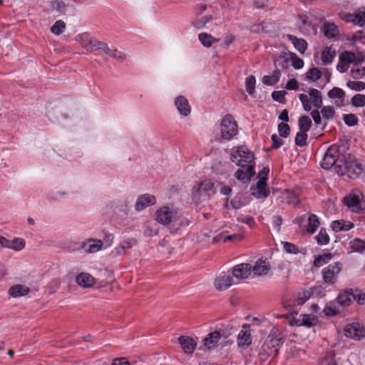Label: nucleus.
Returning <instances> with one entry per match:
<instances>
[{
  "label": "nucleus",
  "mask_w": 365,
  "mask_h": 365,
  "mask_svg": "<svg viewBox=\"0 0 365 365\" xmlns=\"http://www.w3.org/2000/svg\"><path fill=\"white\" fill-rule=\"evenodd\" d=\"M215 192V183L210 180L197 182L192 189V199L195 203L207 199Z\"/></svg>",
  "instance_id": "f257e3e1"
},
{
  "label": "nucleus",
  "mask_w": 365,
  "mask_h": 365,
  "mask_svg": "<svg viewBox=\"0 0 365 365\" xmlns=\"http://www.w3.org/2000/svg\"><path fill=\"white\" fill-rule=\"evenodd\" d=\"M231 160L237 165L245 168L250 164L255 165L254 153L245 146H240L232 150Z\"/></svg>",
  "instance_id": "f03ea898"
},
{
  "label": "nucleus",
  "mask_w": 365,
  "mask_h": 365,
  "mask_svg": "<svg viewBox=\"0 0 365 365\" xmlns=\"http://www.w3.org/2000/svg\"><path fill=\"white\" fill-rule=\"evenodd\" d=\"M343 265L340 262H336L324 267L322 271V278L327 285H334L338 280L339 273L342 269Z\"/></svg>",
  "instance_id": "7ed1b4c3"
},
{
  "label": "nucleus",
  "mask_w": 365,
  "mask_h": 365,
  "mask_svg": "<svg viewBox=\"0 0 365 365\" xmlns=\"http://www.w3.org/2000/svg\"><path fill=\"white\" fill-rule=\"evenodd\" d=\"M220 131L222 137L227 140L237 134V124L231 115L227 114L222 118Z\"/></svg>",
  "instance_id": "20e7f679"
},
{
  "label": "nucleus",
  "mask_w": 365,
  "mask_h": 365,
  "mask_svg": "<svg viewBox=\"0 0 365 365\" xmlns=\"http://www.w3.org/2000/svg\"><path fill=\"white\" fill-rule=\"evenodd\" d=\"M76 38V41H78L88 51L92 52L100 50V44L102 41H100L95 37L91 36L88 33L85 32L80 34Z\"/></svg>",
  "instance_id": "39448f33"
},
{
  "label": "nucleus",
  "mask_w": 365,
  "mask_h": 365,
  "mask_svg": "<svg viewBox=\"0 0 365 365\" xmlns=\"http://www.w3.org/2000/svg\"><path fill=\"white\" fill-rule=\"evenodd\" d=\"M341 147L337 145H331L325 153L323 160L321 162V166L324 169L329 170L336 164L338 154H340Z\"/></svg>",
  "instance_id": "423d86ee"
},
{
  "label": "nucleus",
  "mask_w": 365,
  "mask_h": 365,
  "mask_svg": "<svg viewBox=\"0 0 365 365\" xmlns=\"http://www.w3.org/2000/svg\"><path fill=\"white\" fill-rule=\"evenodd\" d=\"M177 219V212L167 206L158 209L155 214V220L157 222L165 225L175 222Z\"/></svg>",
  "instance_id": "0eeeda50"
},
{
  "label": "nucleus",
  "mask_w": 365,
  "mask_h": 365,
  "mask_svg": "<svg viewBox=\"0 0 365 365\" xmlns=\"http://www.w3.org/2000/svg\"><path fill=\"white\" fill-rule=\"evenodd\" d=\"M306 221H307V231L310 234L314 233L320 225L319 217L314 214H309L307 217L306 215H303L297 217L294 220V222L299 227Z\"/></svg>",
  "instance_id": "6e6552de"
},
{
  "label": "nucleus",
  "mask_w": 365,
  "mask_h": 365,
  "mask_svg": "<svg viewBox=\"0 0 365 365\" xmlns=\"http://www.w3.org/2000/svg\"><path fill=\"white\" fill-rule=\"evenodd\" d=\"M344 334L346 337L359 340L365 335V329L359 323L347 324L344 328Z\"/></svg>",
  "instance_id": "1a4fd4ad"
},
{
  "label": "nucleus",
  "mask_w": 365,
  "mask_h": 365,
  "mask_svg": "<svg viewBox=\"0 0 365 365\" xmlns=\"http://www.w3.org/2000/svg\"><path fill=\"white\" fill-rule=\"evenodd\" d=\"M252 195L257 198H265L269 195L267 187V178L263 177L257 182L256 186L252 188Z\"/></svg>",
  "instance_id": "9d476101"
},
{
  "label": "nucleus",
  "mask_w": 365,
  "mask_h": 365,
  "mask_svg": "<svg viewBox=\"0 0 365 365\" xmlns=\"http://www.w3.org/2000/svg\"><path fill=\"white\" fill-rule=\"evenodd\" d=\"M265 341L279 351V347L284 342V339L279 330L274 327L270 331Z\"/></svg>",
  "instance_id": "9b49d317"
},
{
  "label": "nucleus",
  "mask_w": 365,
  "mask_h": 365,
  "mask_svg": "<svg viewBox=\"0 0 365 365\" xmlns=\"http://www.w3.org/2000/svg\"><path fill=\"white\" fill-rule=\"evenodd\" d=\"M252 273V265L242 263L234 267L232 274L237 279H247Z\"/></svg>",
  "instance_id": "f8f14e48"
},
{
  "label": "nucleus",
  "mask_w": 365,
  "mask_h": 365,
  "mask_svg": "<svg viewBox=\"0 0 365 365\" xmlns=\"http://www.w3.org/2000/svg\"><path fill=\"white\" fill-rule=\"evenodd\" d=\"M1 247L19 251L25 247V241L21 238H15L13 240H9L0 236V247Z\"/></svg>",
  "instance_id": "ddd939ff"
},
{
  "label": "nucleus",
  "mask_w": 365,
  "mask_h": 365,
  "mask_svg": "<svg viewBox=\"0 0 365 365\" xmlns=\"http://www.w3.org/2000/svg\"><path fill=\"white\" fill-rule=\"evenodd\" d=\"M155 202V196L150 194H144L138 197L135 208L137 211H141L148 206L154 205Z\"/></svg>",
  "instance_id": "4468645a"
},
{
  "label": "nucleus",
  "mask_w": 365,
  "mask_h": 365,
  "mask_svg": "<svg viewBox=\"0 0 365 365\" xmlns=\"http://www.w3.org/2000/svg\"><path fill=\"white\" fill-rule=\"evenodd\" d=\"M233 284L232 277L230 274H220L215 280V287L219 290H225Z\"/></svg>",
  "instance_id": "2eb2a0df"
},
{
  "label": "nucleus",
  "mask_w": 365,
  "mask_h": 365,
  "mask_svg": "<svg viewBox=\"0 0 365 365\" xmlns=\"http://www.w3.org/2000/svg\"><path fill=\"white\" fill-rule=\"evenodd\" d=\"M76 283L83 287L89 288L91 287L95 283V278L87 272H81L76 277Z\"/></svg>",
  "instance_id": "dca6fc26"
},
{
  "label": "nucleus",
  "mask_w": 365,
  "mask_h": 365,
  "mask_svg": "<svg viewBox=\"0 0 365 365\" xmlns=\"http://www.w3.org/2000/svg\"><path fill=\"white\" fill-rule=\"evenodd\" d=\"M351 166V163L350 160H346L345 156H343V158H340L339 154H338V158H336L334 168L336 170V172L339 175H343L348 173L349 171Z\"/></svg>",
  "instance_id": "f3484780"
},
{
  "label": "nucleus",
  "mask_w": 365,
  "mask_h": 365,
  "mask_svg": "<svg viewBox=\"0 0 365 365\" xmlns=\"http://www.w3.org/2000/svg\"><path fill=\"white\" fill-rule=\"evenodd\" d=\"M175 105L182 115L187 116L191 112V107L188 101L182 96H178L175 101Z\"/></svg>",
  "instance_id": "a211bd4d"
},
{
  "label": "nucleus",
  "mask_w": 365,
  "mask_h": 365,
  "mask_svg": "<svg viewBox=\"0 0 365 365\" xmlns=\"http://www.w3.org/2000/svg\"><path fill=\"white\" fill-rule=\"evenodd\" d=\"M103 247V241L96 239H89L87 242H83L82 245V249L88 253H95Z\"/></svg>",
  "instance_id": "6ab92c4d"
},
{
  "label": "nucleus",
  "mask_w": 365,
  "mask_h": 365,
  "mask_svg": "<svg viewBox=\"0 0 365 365\" xmlns=\"http://www.w3.org/2000/svg\"><path fill=\"white\" fill-rule=\"evenodd\" d=\"M245 170L239 169L235 173V177L240 181H244L245 179L250 180L252 177L255 175L254 164H250L245 166Z\"/></svg>",
  "instance_id": "aec40b11"
},
{
  "label": "nucleus",
  "mask_w": 365,
  "mask_h": 365,
  "mask_svg": "<svg viewBox=\"0 0 365 365\" xmlns=\"http://www.w3.org/2000/svg\"><path fill=\"white\" fill-rule=\"evenodd\" d=\"M222 336V334L219 331L210 332L205 338H204V345L208 349L214 348L217 345Z\"/></svg>",
  "instance_id": "412c9836"
},
{
  "label": "nucleus",
  "mask_w": 365,
  "mask_h": 365,
  "mask_svg": "<svg viewBox=\"0 0 365 365\" xmlns=\"http://www.w3.org/2000/svg\"><path fill=\"white\" fill-rule=\"evenodd\" d=\"M179 342L181 348L187 354H191L196 348V343L191 337L186 336H181L179 337Z\"/></svg>",
  "instance_id": "4be33fe9"
},
{
  "label": "nucleus",
  "mask_w": 365,
  "mask_h": 365,
  "mask_svg": "<svg viewBox=\"0 0 365 365\" xmlns=\"http://www.w3.org/2000/svg\"><path fill=\"white\" fill-rule=\"evenodd\" d=\"M278 354V351L272 346L264 342L259 350V357L262 360H266L268 357H275Z\"/></svg>",
  "instance_id": "5701e85b"
},
{
  "label": "nucleus",
  "mask_w": 365,
  "mask_h": 365,
  "mask_svg": "<svg viewBox=\"0 0 365 365\" xmlns=\"http://www.w3.org/2000/svg\"><path fill=\"white\" fill-rule=\"evenodd\" d=\"M269 270V264L266 260H263L259 259L257 260L255 265L252 266V272H254L255 275L260 276L263 274H267Z\"/></svg>",
  "instance_id": "b1692460"
},
{
  "label": "nucleus",
  "mask_w": 365,
  "mask_h": 365,
  "mask_svg": "<svg viewBox=\"0 0 365 365\" xmlns=\"http://www.w3.org/2000/svg\"><path fill=\"white\" fill-rule=\"evenodd\" d=\"M353 300V290L346 289L339 293L336 298L337 303L341 307L349 306Z\"/></svg>",
  "instance_id": "393cba45"
},
{
  "label": "nucleus",
  "mask_w": 365,
  "mask_h": 365,
  "mask_svg": "<svg viewBox=\"0 0 365 365\" xmlns=\"http://www.w3.org/2000/svg\"><path fill=\"white\" fill-rule=\"evenodd\" d=\"M251 334L249 330L242 329L237 337V344L240 347L247 348L251 344Z\"/></svg>",
  "instance_id": "a878e982"
},
{
  "label": "nucleus",
  "mask_w": 365,
  "mask_h": 365,
  "mask_svg": "<svg viewBox=\"0 0 365 365\" xmlns=\"http://www.w3.org/2000/svg\"><path fill=\"white\" fill-rule=\"evenodd\" d=\"M309 96L310 97V102L314 107L320 108L323 106L322 97L321 92L316 88H310L309 91Z\"/></svg>",
  "instance_id": "bb28decb"
},
{
  "label": "nucleus",
  "mask_w": 365,
  "mask_h": 365,
  "mask_svg": "<svg viewBox=\"0 0 365 365\" xmlns=\"http://www.w3.org/2000/svg\"><path fill=\"white\" fill-rule=\"evenodd\" d=\"M29 292V288L25 285L16 284L10 287L9 294L13 297H19L27 294Z\"/></svg>",
  "instance_id": "cd10ccee"
},
{
  "label": "nucleus",
  "mask_w": 365,
  "mask_h": 365,
  "mask_svg": "<svg viewBox=\"0 0 365 365\" xmlns=\"http://www.w3.org/2000/svg\"><path fill=\"white\" fill-rule=\"evenodd\" d=\"M287 38L294 44L295 48L300 52L304 53L307 48V43L305 40L299 38L292 34L287 35Z\"/></svg>",
  "instance_id": "c85d7f7f"
},
{
  "label": "nucleus",
  "mask_w": 365,
  "mask_h": 365,
  "mask_svg": "<svg viewBox=\"0 0 365 365\" xmlns=\"http://www.w3.org/2000/svg\"><path fill=\"white\" fill-rule=\"evenodd\" d=\"M331 227L334 232L348 231L354 227V225L351 222L346 223L344 220H335L331 222Z\"/></svg>",
  "instance_id": "c756f323"
},
{
  "label": "nucleus",
  "mask_w": 365,
  "mask_h": 365,
  "mask_svg": "<svg viewBox=\"0 0 365 365\" xmlns=\"http://www.w3.org/2000/svg\"><path fill=\"white\" fill-rule=\"evenodd\" d=\"M283 248L284 250L289 254H298L301 253L303 255H305L307 254V249L306 248H299L297 246H296L294 244L289 242H282Z\"/></svg>",
  "instance_id": "7c9ffc66"
},
{
  "label": "nucleus",
  "mask_w": 365,
  "mask_h": 365,
  "mask_svg": "<svg viewBox=\"0 0 365 365\" xmlns=\"http://www.w3.org/2000/svg\"><path fill=\"white\" fill-rule=\"evenodd\" d=\"M336 56V51L331 47H326L322 53V61L324 64H330Z\"/></svg>",
  "instance_id": "2f4dec72"
},
{
  "label": "nucleus",
  "mask_w": 365,
  "mask_h": 365,
  "mask_svg": "<svg viewBox=\"0 0 365 365\" xmlns=\"http://www.w3.org/2000/svg\"><path fill=\"white\" fill-rule=\"evenodd\" d=\"M52 11L57 14L58 16L66 14V5L61 0H54L51 3Z\"/></svg>",
  "instance_id": "473e14b6"
},
{
  "label": "nucleus",
  "mask_w": 365,
  "mask_h": 365,
  "mask_svg": "<svg viewBox=\"0 0 365 365\" xmlns=\"http://www.w3.org/2000/svg\"><path fill=\"white\" fill-rule=\"evenodd\" d=\"M299 325H303L307 327H311L316 324L317 319L315 317L307 314H301L298 319Z\"/></svg>",
  "instance_id": "72a5a7b5"
},
{
  "label": "nucleus",
  "mask_w": 365,
  "mask_h": 365,
  "mask_svg": "<svg viewBox=\"0 0 365 365\" xmlns=\"http://www.w3.org/2000/svg\"><path fill=\"white\" fill-rule=\"evenodd\" d=\"M332 258V255L330 252H327L323 255H320L315 257L314 260V266L315 267H319L327 263Z\"/></svg>",
  "instance_id": "f704fd0d"
},
{
  "label": "nucleus",
  "mask_w": 365,
  "mask_h": 365,
  "mask_svg": "<svg viewBox=\"0 0 365 365\" xmlns=\"http://www.w3.org/2000/svg\"><path fill=\"white\" fill-rule=\"evenodd\" d=\"M201 43L205 47H210L214 42H217L219 39H215L212 36L207 33H201L198 36Z\"/></svg>",
  "instance_id": "c9c22d12"
},
{
  "label": "nucleus",
  "mask_w": 365,
  "mask_h": 365,
  "mask_svg": "<svg viewBox=\"0 0 365 365\" xmlns=\"http://www.w3.org/2000/svg\"><path fill=\"white\" fill-rule=\"evenodd\" d=\"M312 120L307 115H302L299 118L298 125L301 131L308 132L312 127Z\"/></svg>",
  "instance_id": "e433bc0d"
},
{
  "label": "nucleus",
  "mask_w": 365,
  "mask_h": 365,
  "mask_svg": "<svg viewBox=\"0 0 365 365\" xmlns=\"http://www.w3.org/2000/svg\"><path fill=\"white\" fill-rule=\"evenodd\" d=\"M344 204L349 207H356L360 203V198L355 194H349L344 197Z\"/></svg>",
  "instance_id": "4c0bfd02"
},
{
  "label": "nucleus",
  "mask_w": 365,
  "mask_h": 365,
  "mask_svg": "<svg viewBox=\"0 0 365 365\" xmlns=\"http://www.w3.org/2000/svg\"><path fill=\"white\" fill-rule=\"evenodd\" d=\"M317 242L319 245H325L329 242V236L327 232L326 228L322 227L318 233V235L315 237Z\"/></svg>",
  "instance_id": "58836bf2"
},
{
  "label": "nucleus",
  "mask_w": 365,
  "mask_h": 365,
  "mask_svg": "<svg viewBox=\"0 0 365 365\" xmlns=\"http://www.w3.org/2000/svg\"><path fill=\"white\" fill-rule=\"evenodd\" d=\"M350 247L353 252H363L365 251V241L355 238L350 242Z\"/></svg>",
  "instance_id": "ea45409f"
},
{
  "label": "nucleus",
  "mask_w": 365,
  "mask_h": 365,
  "mask_svg": "<svg viewBox=\"0 0 365 365\" xmlns=\"http://www.w3.org/2000/svg\"><path fill=\"white\" fill-rule=\"evenodd\" d=\"M321 108L320 114L322 115L324 120H329L334 117L335 110L333 107L330 106H322Z\"/></svg>",
  "instance_id": "a19ab883"
},
{
  "label": "nucleus",
  "mask_w": 365,
  "mask_h": 365,
  "mask_svg": "<svg viewBox=\"0 0 365 365\" xmlns=\"http://www.w3.org/2000/svg\"><path fill=\"white\" fill-rule=\"evenodd\" d=\"M322 77V72L318 68H310L306 73V78L312 81H317Z\"/></svg>",
  "instance_id": "79ce46f5"
},
{
  "label": "nucleus",
  "mask_w": 365,
  "mask_h": 365,
  "mask_svg": "<svg viewBox=\"0 0 365 365\" xmlns=\"http://www.w3.org/2000/svg\"><path fill=\"white\" fill-rule=\"evenodd\" d=\"M212 20V16L211 15L205 16L201 19L195 20L192 22V26L197 29H200L205 27L206 24L210 23Z\"/></svg>",
  "instance_id": "37998d69"
},
{
  "label": "nucleus",
  "mask_w": 365,
  "mask_h": 365,
  "mask_svg": "<svg viewBox=\"0 0 365 365\" xmlns=\"http://www.w3.org/2000/svg\"><path fill=\"white\" fill-rule=\"evenodd\" d=\"M351 104L354 107H364L365 106V95L364 94H356L351 99Z\"/></svg>",
  "instance_id": "c03bdc74"
},
{
  "label": "nucleus",
  "mask_w": 365,
  "mask_h": 365,
  "mask_svg": "<svg viewBox=\"0 0 365 365\" xmlns=\"http://www.w3.org/2000/svg\"><path fill=\"white\" fill-rule=\"evenodd\" d=\"M66 29V24L62 20L56 21L54 24L51 27V31L56 34H61Z\"/></svg>",
  "instance_id": "a18cd8bd"
},
{
  "label": "nucleus",
  "mask_w": 365,
  "mask_h": 365,
  "mask_svg": "<svg viewBox=\"0 0 365 365\" xmlns=\"http://www.w3.org/2000/svg\"><path fill=\"white\" fill-rule=\"evenodd\" d=\"M321 365H338L335 354L333 351L327 353L321 362Z\"/></svg>",
  "instance_id": "49530a36"
},
{
  "label": "nucleus",
  "mask_w": 365,
  "mask_h": 365,
  "mask_svg": "<svg viewBox=\"0 0 365 365\" xmlns=\"http://www.w3.org/2000/svg\"><path fill=\"white\" fill-rule=\"evenodd\" d=\"M255 78L254 76L251 75L246 78L245 81V87L247 92L252 95L254 93L255 90Z\"/></svg>",
  "instance_id": "de8ad7c7"
},
{
  "label": "nucleus",
  "mask_w": 365,
  "mask_h": 365,
  "mask_svg": "<svg viewBox=\"0 0 365 365\" xmlns=\"http://www.w3.org/2000/svg\"><path fill=\"white\" fill-rule=\"evenodd\" d=\"M330 98L343 99L345 96V92L340 88L334 87L327 93Z\"/></svg>",
  "instance_id": "09e8293b"
},
{
  "label": "nucleus",
  "mask_w": 365,
  "mask_h": 365,
  "mask_svg": "<svg viewBox=\"0 0 365 365\" xmlns=\"http://www.w3.org/2000/svg\"><path fill=\"white\" fill-rule=\"evenodd\" d=\"M307 138L308 135L307 134V132L300 130L296 135L295 144L300 147L306 145Z\"/></svg>",
  "instance_id": "8fccbe9b"
},
{
  "label": "nucleus",
  "mask_w": 365,
  "mask_h": 365,
  "mask_svg": "<svg viewBox=\"0 0 365 365\" xmlns=\"http://www.w3.org/2000/svg\"><path fill=\"white\" fill-rule=\"evenodd\" d=\"M338 32L337 27L334 24L324 25V35L329 38L334 37Z\"/></svg>",
  "instance_id": "3c124183"
},
{
  "label": "nucleus",
  "mask_w": 365,
  "mask_h": 365,
  "mask_svg": "<svg viewBox=\"0 0 365 365\" xmlns=\"http://www.w3.org/2000/svg\"><path fill=\"white\" fill-rule=\"evenodd\" d=\"M356 59V56L354 53L350 51H344L339 56V60L344 61L349 65L351 63H354Z\"/></svg>",
  "instance_id": "603ef678"
},
{
  "label": "nucleus",
  "mask_w": 365,
  "mask_h": 365,
  "mask_svg": "<svg viewBox=\"0 0 365 365\" xmlns=\"http://www.w3.org/2000/svg\"><path fill=\"white\" fill-rule=\"evenodd\" d=\"M347 87L350 89L360 91L365 89V83L362 81H350L346 83Z\"/></svg>",
  "instance_id": "864d4df0"
},
{
  "label": "nucleus",
  "mask_w": 365,
  "mask_h": 365,
  "mask_svg": "<svg viewBox=\"0 0 365 365\" xmlns=\"http://www.w3.org/2000/svg\"><path fill=\"white\" fill-rule=\"evenodd\" d=\"M343 120H344L345 124H346L349 126L356 125L359 121L356 115L355 114H352V113L344 114L343 115Z\"/></svg>",
  "instance_id": "5fc2aeb1"
},
{
  "label": "nucleus",
  "mask_w": 365,
  "mask_h": 365,
  "mask_svg": "<svg viewBox=\"0 0 365 365\" xmlns=\"http://www.w3.org/2000/svg\"><path fill=\"white\" fill-rule=\"evenodd\" d=\"M279 135L282 138H287L290 133V127L287 123H280L278 125Z\"/></svg>",
  "instance_id": "6e6d98bb"
},
{
  "label": "nucleus",
  "mask_w": 365,
  "mask_h": 365,
  "mask_svg": "<svg viewBox=\"0 0 365 365\" xmlns=\"http://www.w3.org/2000/svg\"><path fill=\"white\" fill-rule=\"evenodd\" d=\"M354 24L360 26H365V12L358 11L354 13Z\"/></svg>",
  "instance_id": "4d7b16f0"
},
{
  "label": "nucleus",
  "mask_w": 365,
  "mask_h": 365,
  "mask_svg": "<svg viewBox=\"0 0 365 365\" xmlns=\"http://www.w3.org/2000/svg\"><path fill=\"white\" fill-rule=\"evenodd\" d=\"M287 91H276L272 92V98L279 103H285V95L287 94Z\"/></svg>",
  "instance_id": "13d9d810"
},
{
  "label": "nucleus",
  "mask_w": 365,
  "mask_h": 365,
  "mask_svg": "<svg viewBox=\"0 0 365 365\" xmlns=\"http://www.w3.org/2000/svg\"><path fill=\"white\" fill-rule=\"evenodd\" d=\"M312 295V292L309 290H305L302 293H299L296 302L298 305H302L306 301H307Z\"/></svg>",
  "instance_id": "bf43d9fd"
},
{
  "label": "nucleus",
  "mask_w": 365,
  "mask_h": 365,
  "mask_svg": "<svg viewBox=\"0 0 365 365\" xmlns=\"http://www.w3.org/2000/svg\"><path fill=\"white\" fill-rule=\"evenodd\" d=\"M324 312L327 316H335L339 313V310L336 307L334 304H330L327 305L324 309Z\"/></svg>",
  "instance_id": "052dcab7"
},
{
  "label": "nucleus",
  "mask_w": 365,
  "mask_h": 365,
  "mask_svg": "<svg viewBox=\"0 0 365 365\" xmlns=\"http://www.w3.org/2000/svg\"><path fill=\"white\" fill-rule=\"evenodd\" d=\"M274 65L277 68H287L289 66V61L282 56H279L274 61Z\"/></svg>",
  "instance_id": "680f3d73"
},
{
  "label": "nucleus",
  "mask_w": 365,
  "mask_h": 365,
  "mask_svg": "<svg viewBox=\"0 0 365 365\" xmlns=\"http://www.w3.org/2000/svg\"><path fill=\"white\" fill-rule=\"evenodd\" d=\"M272 141V148L274 149L279 148L284 143V140L280 138L277 134H273L271 137Z\"/></svg>",
  "instance_id": "e2e57ef3"
},
{
  "label": "nucleus",
  "mask_w": 365,
  "mask_h": 365,
  "mask_svg": "<svg viewBox=\"0 0 365 365\" xmlns=\"http://www.w3.org/2000/svg\"><path fill=\"white\" fill-rule=\"evenodd\" d=\"M287 203L291 205H297L299 202L298 196L293 192H287Z\"/></svg>",
  "instance_id": "0e129e2a"
},
{
  "label": "nucleus",
  "mask_w": 365,
  "mask_h": 365,
  "mask_svg": "<svg viewBox=\"0 0 365 365\" xmlns=\"http://www.w3.org/2000/svg\"><path fill=\"white\" fill-rule=\"evenodd\" d=\"M285 88L287 90H298L299 83L298 81L295 78H292L289 80L286 84Z\"/></svg>",
  "instance_id": "69168bd1"
},
{
  "label": "nucleus",
  "mask_w": 365,
  "mask_h": 365,
  "mask_svg": "<svg viewBox=\"0 0 365 365\" xmlns=\"http://www.w3.org/2000/svg\"><path fill=\"white\" fill-rule=\"evenodd\" d=\"M110 57L116 58L120 61H123L126 58V56L122 53L121 51H118L117 49H113Z\"/></svg>",
  "instance_id": "338daca9"
},
{
  "label": "nucleus",
  "mask_w": 365,
  "mask_h": 365,
  "mask_svg": "<svg viewBox=\"0 0 365 365\" xmlns=\"http://www.w3.org/2000/svg\"><path fill=\"white\" fill-rule=\"evenodd\" d=\"M112 365H130L126 358H117L113 361Z\"/></svg>",
  "instance_id": "774afa93"
}]
</instances>
